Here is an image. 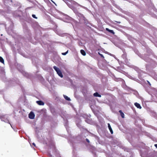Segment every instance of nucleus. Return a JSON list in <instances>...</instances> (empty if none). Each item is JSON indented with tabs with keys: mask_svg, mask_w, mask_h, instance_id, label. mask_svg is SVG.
<instances>
[{
	"mask_svg": "<svg viewBox=\"0 0 157 157\" xmlns=\"http://www.w3.org/2000/svg\"><path fill=\"white\" fill-rule=\"evenodd\" d=\"M77 15L79 17L78 19H79V20L80 21L81 23L84 24L86 23V19L85 18L84 16L82 14L78 13H77Z\"/></svg>",
	"mask_w": 157,
	"mask_h": 157,
	"instance_id": "1",
	"label": "nucleus"
},
{
	"mask_svg": "<svg viewBox=\"0 0 157 157\" xmlns=\"http://www.w3.org/2000/svg\"><path fill=\"white\" fill-rule=\"evenodd\" d=\"M53 68L56 72L57 74L61 78H63V75L62 74V73L60 70V69L57 67L56 66H54L53 67Z\"/></svg>",
	"mask_w": 157,
	"mask_h": 157,
	"instance_id": "2",
	"label": "nucleus"
},
{
	"mask_svg": "<svg viewBox=\"0 0 157 157\" xmlns=\"http://www.w3.org/2000/svg\"><path fill=\"white\" fill-rule=\"evenodd\" d=\"M29 117L31 119H33L34 118L35 115L33 112H30V113L29 114Z\"/></svg>",
	"mask_w": 157,
	"mask_h": 157,
	"instance_id": "3",
	"label": "nucleus"
},
{
	"mask_svg": "<svg viewBox=\"0 0 157 157\" xmlns=\"http://www.w3.org/2000/svg\"><path fill=\"white\" fill-rule=\"evenodd\" d=\"M36 102L39 105H44V102L41 101H36Z\"/></svg>",
	"mask_w": 157,
	"mask_h": 157,
	"instance_id": "4",
	"label": "nucleus"
},
{
	"mask_svg": "<svg viewBox=\"0 0 157 157\" xmlns=\"http://www.w3.org/2000/svg\"><path fill=\"white\" fill-rule=\"evenodd\" d=\"M134 105L135 106L137 107V108L140 109H141V107L139 104L136 102L135 103Z\"/></svg>",
	"mask_w": 157,
	"mask_h": 157,
	"instance_id": "5",
	"label": "nucleus"
},
{
	"mask_svg": "<svg viewBox=\"0 0 157 157\" xmlns=\"http://www.w3.org/2000/svg\"><path fill=\"white\" fill-rule=\"evenodd\" d=\"M108 128H109V130H110V132L112 134L113 133V130H112V128L111 127V126H110V124H109V123H108Z\"/></svg>",
	"mask_w": 157,
	"mask_h": 157,
	"instance_id": "6",
	"label": "nucleus"
},
{
	"mask_svg": "<svg viewBox=\"0 0 157 157\" xmlns=\"http://www.w3.org/2000/svg\"><path fill=\"white\" fill-rule=\"evenodd\" d=\"M106 31H108L109 32L112 33L113 34H114L115 33L113 30H110V29H109L108 28H106Z\"/></svg>",
	"mask_w": 157,
	"mask_h": 157,
	"instance_id": "7",
	"label": "nucleus"
},
{
	"mask_svg": "<svg viewBox=\"0 0 157 157\" xmlns=\"http://www.w3.org/2000/svg\"><path fill=\"white\" fill-rule=\"evenodd\" d=\"M63 97H64V98H65V99L66 100H67V101H68L71 100L70 98L68 97L67 96L65 95H63Z\"/></svg>",
	"mask_w": 157,
	"mask_h": 157,
	"instance_id": "8",
	"label": "nucleus"
},
{
	"mask_svg": "<svg viewBox=\"0 0 157 157\" xmlns=\"http://www.w3.org/2000/svg\"><path fill=\"white\" fill-rule=\"evenodd\" d=\"M94 96L95 97H101V95L100 94H99L97 92H96L94 93Z\"/></svg>",
	"mask_w": 157,
	"mask_h": 157,
	"instance_id": "9",
	"label": "nucleus"
},
{
	"mask_svg": "<svg viewBox=\"0 0 157 157\" xmlns=\"http://www.w3.org/2000/svg\"><path fill=\"white\" fill-rule=\"evenodd\" d=\"M80 52L81 53V54L83 55V56H85L86 55V53H85V52L84 50H80Z\"/></svg>",
	"mask_w": 157,
	"mask_h": 157,
	"instance_id": "10",
	"label": "nucleus"
},
{
	"mask_svg": "<svg viewBox=\"0 0 157 157\" xmlns=\"http://www.w3.org/2000/svg\"><path fill=\"white\" fill-rule=\"evenodd\" d=\"M119 112L121 113V117L124 118V114L122 112L121 110H120Z\"/></svg>",
	"mask_w": 157,
	"mask_h": 157,
	"instance_id": "11",
	"label": "nucleus"
},
{
	"mask_svg": "<svg viewBox=\"0 0 157 157\" xmlns=\"http://www.w3.org/2000/svg\"><path fill=\"white\" fill-rule=\"evenodd\" d=\"M0 62L3 63H4V60L2 57L0 56Z\"/></svg>",
	"mask_w": 157,
	"mask_h": 157,
	"instance_id": "12",
	"label": "nucleus"
},
{
	"mask_svg": "<svg viewBox=\"0 0 157 157\" xmlns=\"http://www.w3.org/2000/svg\"><path fill=\"white\" fill-rule=\"evenodd\" d=\"M68 52V51H67L66 52L64 53H62V55H66Z\"/></svg>",
	"mask_w": 157,
	"mask_h": 157,
	"instance_id": "13",
	"label": "nucleus"
},
{
	"mask_svg": "<svg viewBox=\"0 0 157 157\" xmlns=\"http://www.w3.org/2000/svg\"><path fill=\"white\" fill-rule=\"evenodd\" d=\"M85 121L87 123H89V124L90 123V120H85Z\"/></svg>",
	"mask_w": 157,
	"mask_h": 157,
	"instance_id": "14",
	"label": "nucleus"
},
{
	"mask_svg": "<svg viewBox=\"0 0 157 157\" xmlns=\"http://www.w3.org/2000/svg\"><path fill=\"white\" fill-rule=\"evenodd\" d=\"M98 54L101 56V57H102L103 58H104V56H103V55L102 54H101L100 53H98Z\"/></svg>",
	"mask_w": 157,
	"mask_h": 157,
	"instance_id": "15",
	"label": "nucleus"
},
{
	"mask_svg": "<svg viewBox=\"0 0 157 157\" xmlns=\"http://www.w3.org/2000/svg\"><path fill=\"white\" fill-rule=\"evenodd\" d=\"M32 17L34 18H37L36 17V16H35V15H34V14L32 15Z\"/></svg>",
	"mask_w": 157,
	"mask_h": 157,
	"instance_id": "16",
	"label": "nucleus"
},
{
	"mask_svg": "<svg viewBox=\"0 0 157 157\" xmlns=\"http://www.w3.org/2000/svg\"><path fill=\"white\" fill-rule=\"evenodd\" d=\"M86 140L88 143H89L90 142V141H89V140L88 139H86Z\"/></svg>",
	"mask_w": 157,
	"mask_h": 157,
	"instance_id": "17",
	"label": "nucleus"
},
{
	"mask_svg": "<svg viewBox=\"0 0 157 157\" xmlns=\"http://www.w3.org/2000/svg\"><path fill=\"white\" fill-rule=\"evenodd\" d=\"M33 145L34 146H35V147L36 146L35 144L34 143H33Z\"/></svg>",
	"mask_w": 157,
	"mask_h": 157,
	"instance_id": "18",
	"label": "nucleus"
},
{
	"mask_svg": "<svg viewBox=\"0 0 157 157\" xmlns=\"http://www.w3.org/2000/svg\"><path fill=\"white\" fill-rule=\"evenodd\" d=\"M155 146L156 147V148H157V144H155Z\"/></svg>",
	"mask_w": 157,
	"mask_h": 157,
	"instance_id": "19",
	"label": "nucleus"
},
{
	"mask_svg": "<svg viewBox=\"0 0 157 157\" xmlns=\"http://www.w3.org/2000/svg\"><path fill=\"white\" fill-rule=\"evenodd\" d=\"M148 82V84H149L150 85H151V84L148 81H147Z\"/></svg>",
	"mask_w": 157,
	"mask_h": 157,
	"instance_id": "20",
	"label": "nucleus"
},
{
	"mask_svg": "<svg viewBox=\"0 0 157 157\" xmlns=\"http://www.w3.org/2000/svg\"><path fill=\"white\" fill-rule=\"evenodd\" d=\"M116 22H117L118 23H121L120 22H117V21H116Z\"/></svg>",
	"mask_w": 157,
	"mask_h": 157,
	"instance_id": "21",
	"label": "nucleus"
},
{
	"mask_svg": "<svg viewBox=\"0 0 157 157\" xmlns=\"http://www.w3.org/2000/svg\"><path fill=\"white\" fill-rule=\"evenodd\" d=\"M10 126H11V127L12 128V127L11 126V125L10 124Z\"/></svg>",
	"mask_w": 157,
	"mask_h": 157,
	"instance_id": "22",
	"label": "nucleus"
}]
</instances>
